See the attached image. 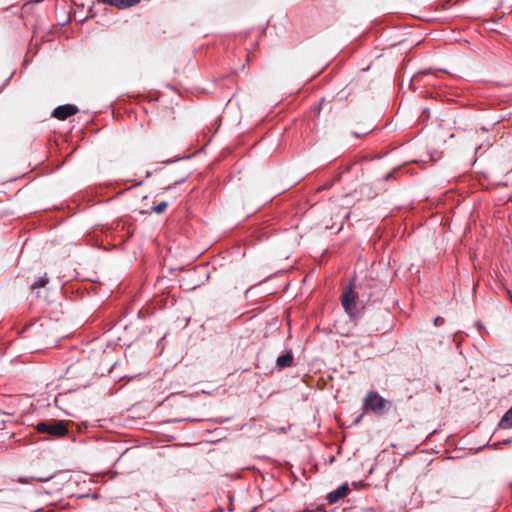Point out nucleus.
Returning <instances> with one entry per match:
<instances>
[{
    "label": "nucleus",
    "instance_id": "1",
    "mask_svg": "<svg viewBox=\"0 0 512 512\" xmlns=\"http://www.w3.org/2000/svg\"><path fill=\"white\" fill-rule=\"evenodd\" d=\"M69 5V20L74 19L77 22H84L90 17L94 16V5L109 4L111 7H115L119 10L130 8L137 2H64Z\"/></svg>",
    "mask_w": 512,
    "mask_h": 512
},
{
    "label": "nucleus",
    "instance_id": "2",
    "mask_svg": "<svg viewBox=\"0 0 512 512\" xmlns=\"http://www.w3.org/2000/svg\"><path fill=\"white\" fill-rule=\"evenodd\" d=\"M440 7L445 9L444 4L440 2H417L416 5L408 7L406 12L424 21H434L441 18Z\"/></svg>",
    "mask_w": 512,
    "mask_h": 512
},
{
    "label": "nucleus",
    "instance_id": "3",
    "mask_svg": "<svg viewBox=\"0 0 512 512\" xmlns=\"http://www.w3.org/2000/svg\"><path fill=\"white\" fill-rule=\"evenodd\" d=\"M357 299H358V295L353 290L352 283H350V285L345 289V291L342 295L341 303H342V307L344 308L345 312L351 318H355L359 314Z\"/></svg>",
    "mask_w": 512,
    "mask_h": 512
},
{
    "label": "nucleus",
    "instance_id": "4",
    "mask_svg": "<svg viewBox=\"0 0 512 512\" xmlns=\"http://www.w3.org/2000/svg\"><path fill=\"white\" fill-rule=\"evenodd\" d=\"M36 430L39 433H47L57 438H62L68 433V430L63 421L39 422L36 425Z\"/></svg>",
    "mask_w": 512,
    "mask_h": 512
},
{
    "label": "nucleus",
    "instance_id": "5",
    "mask_svg": "<svg viewBox=\"0 0 512 512\" xmlns=\"http://www.w3.org/2000/svg\"><path fill=\"white\" fill-rule=\"evenodd\" d=\"M387 404L388 401L374 391H369L364 398V410H371L378 415L385 412Z\"/></svg>",
    "mask_w": 512,
    "mask_h": 512
},
{
    "label": "nucleus",
    "instance_id": "6",
    "mask_svg": "<svg viewBox=\"0 0 512 512\" xmlns=\"http://www.w3.org/2000/svg\"><path fill=\"white\" fill-rule=\"evenodd\" d=\"M78 108L72 104H64L55 108L52 112V117L58 120H66L67 118L78 113Z\"/></svg>",
    "mask_w": 512,
    "mask_h": 512
},
{
    "label": "nucleus",
    "instance_id": "7",
    "mask_svg": "<svg viewBox=\"0 0 512 512\" xmlns=\"http://www.w3.org/2000/svg\"><path fill=\"white\" fill-rule=\"evenodd\" d=\"M349 492V486L347 483L340 485L337 489L327 494L326 500L329 504H334L340 499L344 498Z\"/></svg>",
    "mask_w": 512,
    "mask_h": 512
},
{
    "label": "nucleus",
    "instance_id": "8",
    "mask_svg": "<svg viewBox=\"0 0 512 512\" xmlns=\"http://www.w3.org/2000/svg\"><path fill=\"white\" fill-rule=\"evenodd\" d=\"M53 478V475H45V476H30V477H19L18 482L21 484H31L34 481L36 482H47Z\"/></svg>",
    "mask_w": 512,
    "mask_h": 512
},
{
    "label": "nucleus",
    "instance_id": "9",
    "mask_svg": "<svg viewBox=\"0 0 512 512\" xmlns=\"http://www.w3.org/2000/svg\"><path fill=\"white\" fill-rule=\"evenodd\" d=\"M292 364H293V355L291 353L280 355L276 360V365L278 368L290 367V366H292Z\"/></svg>",
    "mask_w": 512,
    "mask_h": 512
},
{
    "label": "nucleus",
    "instance_id": "10",
    "mask_svg": "<svg viewBox=\"0 0 512 512\" xmlns=\"http://www.w3.org/2000/svg\"><path fill=\"white\" fill-rule=\"evenodd\" d=\"M498 426L502 429L512 428V407L508 409L499 421Z\"/></svg>",
    "mask_w": 512,
    "mask_h": 512
},
{
    "label": "nucleus",
    "instance_id": "11",
    "mask_svg": "<svg viewBox=\"0 0 512 512\" xmlns=\"http://www.w3.org/2000/svg\"><path fill=\"white\" fill-rule=\"evenodd\" d=\"M49 282V279L48 277L45 275L43 276H40L37 280H35L32 284H31V289H36V288H40V287H44L45 285H47Z\"/></svg>",
    "mask_w": 512,
    "mask_h": 512
},
{
    "label": "nucleus",
    "instance_id": "12",
    "mask_svg": "<svg viewBox=\"0 0 512 512\" xmlns=\"http://www.w3.org/2000/svg\"><path fill=\"white\" fill-rule=\"evenodd\" d=\"M167 206H168L167 202L161 201L153 207V211L160 214L166 210Z\"/></svg>",
    "mask_w": 512,
    "mask_h": 512
},
{
    "label": "nucleus",
    "instance_id": "13",
    "mask_svg": "<svg viewBox=\"0 0 512 512\" xmlns=\"http://www.w3.org/2000/svg\"><path fill=\"white\" fill-rule=\"evenodd\" d=\"M443 323H444V319H443L442 317H440V316H438V317H436V318L434 319V325H435V326H440V325H442Z\"/></svg>",
    "mask_w": 512,
    "mask_h": 512
},
{
    "label": "nucleus",
    "instance_id": "14",
    "mask_svg": "<svg viewBox=\"0 0 512 512\" xmlns=\"http://www.w3.org/2000/svg\"><path fill=\"white\" fill-rule=\"evenodd\" d=\"M511 442H512V440H505V441H504V443H506V444H509V443H511Z\"/></svg>",
    "mask_w": 512,
    "mask_h": 512
},
{
    "label": "nucleus",
    "instance_id": "15",
    "mask_svg": "<svg viewBox=\"0 0 512 512\" xmlns=\"http://www.w3.org/2000/svg\"><path fill=\"white\" fill-rule=\"evenodd\" d=\"M510 298L512 300V290L509 291Z\"/></svg>",
    "mask_w": 512,
    "mask_h": 512
},
{
    "label": "nucleus",
    "instance_id": "16",
    "mask_svg": "<svg viewBox=\"0 0 512 512\" xmlns=\"http://www.w3.org/2000/svg\"><path fill=\"white\" fill-rule=\"evenodd\" d=\"M303 512H314L313 510H304Z\"/></svg>",
    "mask_w": 512,
    "mask_h": 512
},
{
    "label": "nucleus",
    "instance_id": "17",
    "mask_svg": "<svg viewBox=\"0 0 512 512\" xmlns=\"http://www.w3.org/2000/svg\"><path fill=\"white\" fill-rule=\"evenodd\" d=\"M361 417H362V415H360L359 418L356 419V422H359Z\"/></svg>",
    "mask_w": 512,
    "mask_h": 512
}]
</instances>
